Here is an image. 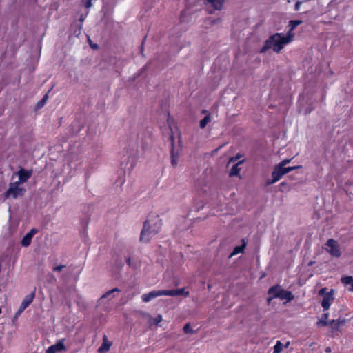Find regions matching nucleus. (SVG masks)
<instances>
[{
    "label": "nucleus",
    "mask_w": 353,
    "mask_h": 353,
    "mask_svg": "<svg viewBox=\"0 0 353 353\" xmlns=\"http://www.w3.org/2000/svg\"><path fill=\"white\" fill-rule=\"evenodd\" d=\"M293 37L294 34L290 32H288L287 35L283 33H275L270 36L265 41L260 52L265 53L272 48L274 52L279 53L286 44L292 41Z\"/></svg>",
    "instance_id": "obj_1"
},
{
    "label": "nucleus",
    "mask_w": 353,
    "mask_h": 353,
    "mask_svg": "<svg viewBox=\"0 0 353 353\" xmlns=\"http://www.w3.org/2000/svg\"><path fill=\"white\" fill-rule=\"evenodd\" d=\"M162 220L157 216L154 219L145 220L140 234V241L148 243L151 238L158 234L162 228Z\"/></svg>",
    "instance_id": "obj_2"
},
{
    "label": "nucleus",
    "mask_w": 353,
    "mask_h": 353,
    "mask_svg": "<svg viewBox=\"0 0 353 353\" xmlns=\"http://www.w3.org/2000/svg\"><path fill=\"white\" fill-rule=\"evenodd\" d=\"M300 168H301V166H299V165L287 167V168H281V167H279V165H276L274 168V170L272 172V179H268L266 181V184L271 185V184L275 183L279 180H280L284 174H285L292 170L299 169Z\"/></svg>",
    "instance_id": "obj_3"
},
{
    "label": "nucleus",
    "mask_w": 353,
    "mask_h": 353,
    "mask_svg": "<svg viewBox=\"0 0 353 353\" xmlns=\"http://www.w3.org/2000/svg\"><path fill=\"white\" fill-rule=\"evenodd\" d=\"M20 182H14L9 184V188L4 193V197L6 199L12 196L14 199H17L19 196H23L26 192V190L23 188L19 187Z\"/></svg>",
    "instance_id": "obj_4"
},
{
    "label": "nucleus",
    "mask_w": 353,
    "mask_h": 353,
    "mask_svg": "<svg viewBox=\"0 0 353 353\" xmlns=\"http://www.w3.org/2000/svg\"><path fill=\"white\" fill-rule=\"evenodd\" d=\"M326 245L329 248L327 252L334 257H340L341 252L339 245L336 241L333 239H330L327 241Z\"/></svg>",
    "instance_id": "obj_5"
},
{
    "label": "nucleus",
    "mask_w": 353,
    "mask_h": 353,
    "mask_svg": "<svg viewBox=\"0 0 353 353\" xmlns=\"http://www.w3.org/2000/svg\"><path fill=\"white\" fill-rule=\"evenodd\" d=\"M346 323L345 319L339 318L336 320H332L330 321L328 325L330 326V336L331 337H334L336 334V332H340V326L341 325H344Z\"/></svg>",
    "instance_id": "obj_6"
},
{
    "label": "nucleus",
    "mask_w": 353,
    "mask_h": 353,
    "mask_svg": "<svg viewBox=\"0 0 353 353\" xmlns=\"http://www.w3.org/2000/svg\"><path fill=\"white\" fill-rule=\"evenodd\" d=\"M160 296H166L165 290H152L149 293L143 294L141 296L142 301L144 303H148L152 299L157 298Z\"/></svg>",
    "instance_id": "obj_7"
},
{
    "label": "nucleus",
    "mask_w": 353,
    "mask_h": 353,
    "mask_svg": "<svg viewBox=\"0 0 353 353\" xmlns=\"http://www.w3.org/2000/svg\"><path fill=\"white\" fill-rule=\"evenodd\" d=\"M35 297V289L29 294L26 295L21 303L17 314L23 312L33 301Z\"/></svg>",
    "instance_id": "obj_8"
},
{
    "label": "nucleus",
    "mask_w": 353,
    "mask_h": 353,
    "mask_svg": "<svg viewBox=\"0 0 353 353\" xmlns=\"http://www.w3.org/2000/svg\"><path fill=\"white\" fill-rule=\"evenodd\" d=\"M65 339L58 340L57 342L48 347L46 350V353H57L65 350V346L64 345Z\"/></svg>",
    "instance_id": "obj_9"
},
{
    "label": "nucleus",
    "mask_w": 353,
    "mask_h": 353,
    "mask_svg": "<svg viewBox=\"0 0 353 353\" xmlns=\"http://www.w3.org/2000/svg\"><path fill=\"white\" fill-rule=\"evenodd\" d=\"M333 301V290H331L330 292H328L323 296V300L321 301V306L323 308L324 311L327 310L330 308Z\"/></svg>",
    "instance_id": "obj_10"
},
{
    "label": "nucleus",
    "mask_w": 353,
    "mask_h": 353,
    "mask_svg": "<svg viewBox=\"0 0 353 353\" xmlns=\"http://www.w3.org/2000/svg\"><path fill=\"white\" fill-rule=\"evenodd\" d=\"M38 232L36 228L31 229L22 239L21 244L23 247H28L32 242V237Z\"/></svg>",
    "instance_id": "obj_11"
},
{
    "label": "nucleus",
    "mask_w": 353,
    "mask_h": 353,
    "mask_svg": "<svg viewBox=\"0 0 353 353\" xmlns=\"http://www.w3.org/2000/svg\"><path fill=\"white\" fill-rule=\"evenodd\" d=\"M166 296H176L183 295L188 297L190 295V292L185 290V288H182L175 290H165Z\"/></svg>",
    "instance_id": "obj_12"
},
{
    "label": "nucleus",
    "mask_w": 353,
    "mask_h": 353,
    "mask_svg": "<svg viewBox=\"0 0 353 353\" xmlns=\"http://www.w3.org/2000/svg\"><path fill=\"white\" fill-rule=\"evenodd\" d=\"M170 139L171 140V150H170V157H171V164L175 168L178 164V154L174 152V140L173 134L170 136Z\"/></svg>",
    "instance_id": "obj_13"
},
{
    "label": "nucleus",
    "mask_w": 353,
    "mask_h": 353,
    "mask_svg": "<svg viewBox=\"0 0 353 353\" xmlns=\"http://www.w3.org/2000/svg\"><path fill=\"white\" fill-rule=\"evenodd\" d=\"M32 170H27L24 168H21L18 171V176H19V181L20 183H23L26 182L32 176Z\"/></svg>",
    "instance_id": "obj_14"
},
{
    "label": "nucleus",
    "mask_w": 353,
    "mask_h": 353,
    "mask_svg": "<svg viewBox=\"0 0 353 353\" xmlns=\"http://www.w3.org/2000/svg\"><path fill=\"white\" fill-rule=\"evenodd\" d=\"M281 288H282L279 285H276L270 288L268 291V294L269 295L268 301L270 302L271 300L274 299L279 298V296H277V294L280 293V290H281Z\"/></svg>",
    "instance_id": "obj_15"
},
{
    "label": "nucleus",
    "mask_w": 353,
    "mask_h": 353,
    "mask_svg": "<svg viewBox=\"0 0 353 353\" xmlns=\"http://www.w3.org/2000/svg\"><path fill=\"white\" fill-rule=\"evenodd\" d=\"M279 296V299L281 300H286V302H290L292 301L294 298V296L293 294L288 290H283L281 288V290H280V293L277 294Z\"/></svg>",
    "instance_id": "obj_16"
},
{
    "label": "nucleus",
    "mask_w": 353,
    "mask_h": 353,
    "mask_svg": "<svg viewBox=\"0 0 353 353\" xmlns=\"http://www.w3.org/2000/svg\"><path fill=\"white\" fill-rule=\"evenodd\" d=\"M112 345V342L109 341L105 335L103 336V343L99 349L100 353L108 352Z\"/></svg>",
    "instance_id": "obj_17"
},
{
    "label": "nucleus",
    "mask_w": 353,
    "mask_h": 353,
    "mask_svg": "<svg viewBox=\"0 0 353 353\" xmlns=\"http://www.w3.org/2000/svg\"><path fill=\"white\" fill-rule=\"evenodd\" d=\"M244 161L242 160V161H239L238 163H235L234 165H233V166L232 167L230 171V173H229V175L230 176H239V172H240V170H241V168H239V165L243 162Z\"/></svg>",
    "instance_id": "obj_18"
},
{
    "label": "nucleus",
    "mask_w": 353,
    "mask_h": 353,
    "mask_svg": "<svg viewBox=\"0 0 353 353\" xmlns=\"http://www.w3.org/2000/svg\"><path fill=\"white\" fill-rule=\"evenodd\" d=\"M341 283L345 285H351V288L349 289L350 291H353V277L352 276H344L341 277Z\"/></svg>",
    "instance_id": "obj_19"
},
{
    "label": "nucleus",
    "mask_w": 353,
    "mask_h": 353,
    "mask_svg": "<svg viewBox=\"0 0 353 353\" xmlns=\"http://www.w3.org/2000/svg\"><path fill=\"white\" fill-rule=\"evenodd\" d=\"M328 316H329V314L328 313H324L322 315L321 319L319 320L317 322V325L319 327H320V326H327L329 325V323H330V321H327Z\"/></svg>",
    "instance_id": "obj_20"
},
{
    "label": "nucleus",
    "mask_w": 353,
    "mask_h": 353,
    "mask_svg": "<svg viewBox=\"0 0 353 353\" xmlns=\"http://www.w3.org/2000/svg\"><path fill=\"white\" fill-rule=\"evenodd\" d=\"M216 10H221L225 0H207Z\"/></svg>",
    "instance_id": "obj_21"
},
{
    "label": "nucleus",
    "mask_w": 353,
    "mask_h": 353,
    "mask_svg": "<svg viewBox=\"0 0 353 353\" xmlns=\"http://www.w3.org/2000/svg\"><path fill=\"white\" fill-rule=\"evenodd\" d=\"M245 246L246 244L243 243L241 245L235 247L231 255L232 256L239 253H243L244 252Z\"/></svg>",
    "instance_id": "obj_22"
},
{
    "label": "nucleus",
    "mask_w": 353,
    "mask_h": 353,
    "mask_svg": "<svg viewBox=\"0 0 353 353\" xmlns=\"http://www.w3.org/2000/svg\"><path fill=\"white\" fill-rule=\"evenodd\" d=\"M303 23V21L301 20H291L290 21V30L288 32H290L296 28V27H297L299 25Z\"/></svg>",
    "instance_id": "obj_23"
},
{
    "label": "nucleus",
    "mask_w": 353,
    "mask_h": 353,
    "mask_svg": "<svg viewBox=\"0 0 353 353\" xmlns=\"http://www.w3.org/2000/svg\"><path fill=\"white\" fill-rule=\"evenodd\" d=\"M210 121V116L208 114L206 116H205L204 118L200 121V122H199L200 128H204L206 126V125L208 124V123H209Z\"/></svg>",
    "instance_id": "obj_24"
},
{
    "label": "nucleus",
    "mask_w": 353,
    "mask_h": 353,
    "mask_svg": "<svg viewBox=\"0 0 353 353\" xmlns=\"http://www.w3.org/2000/svg\"><path fill=\"white\" fill-rule=\"evenodd\" d=\"M283 345L280 341H277L274 347V353H281L283 350Z\"/></svg>",
    "instance_id": "obj_25"
},
{
    "label": "nucleus",
    "mask_w": 353,
    "mask_h": 353,
    "mask_svg": "<svg viewBox=\"0 0 353 353\" xmlns=\"http://www.w3.org/2000/svg\"><path fill=\"white\" fill-rule=\"evenodd\" d=\"M48 99V94L46 93L43 97V98L41 99V100H40L37 104V108H42L46 103L47 100Z\"/></svg>",
    "instance_id": "obj_26"
},
{
    "label": "nucleus",
    "mask_w": 353,
    "mask_h": 353,
    "mask_svg": "<svg viewBox=\"0 0 353 353\" xmlns=\"http://www.w3.org/2000/svg\"><path fill=\"white\" fill-rule=\"evenodd\" d=\"M121 290L117 288H113L112 290H109L108 292H106L102 296H101V299H105V298H108L110 297L114 292H120Z\"/></svg>",
    "instance_id": "obj_27"
},
{
    "label": "nucleus",
    "mask_w": 353,
    "mask_h": 353,
    "mask_svg": "<svg viewBox=\"0 0 353 353\" xmlns=\"http://www.w3.org/2000/svg\"><path fill=\"white\" fill-rule=\"evenodd\" d=\"M279 190L281 192L288 191L290 190V185L288 183L283 181L279 184Z\"/></svg>",
    "instance_id": "obj_28"
},
{
    "label": "nucleus",
    "mask_w": 353,
    "mask_h": 353,
    "mask_svg": "<svg viewBox=\"0 0 353 353\" xmlns=\"http://www.w3.org/2000/svg\"><path fill=\"white\" fill-rule=\"evenodd\" d=\"M183 332L185 334H193L194 332L192 329L190 324L189 323H186L183 327Z\"/></svg>",
    "instance_id": "obj_29"
},
{
    "label": "nucleus",
    "mask_w": 353,
    "mask_h": 353,
    "mask_svg": "<svg viewBox=\"0 0 353 353\" xmlns=\"http://www.w3.org/2000/svg\"><path fill=\"white\" fill-rule=\"evenodd\" d=\"M290 161V159H285L283 160L281 162H280L278 165L281 168H285L284 166L285 165H287L288 163H289Z\"/></svg>",
    "instance_id": "obj_30"
},
{
    "label": "nucleus",
    "mask_w": 353,
    "mask_h": 353,
    "mask_svg": "<svg viewBox=\"0 0 353 353\" xmlns=\"http://www.w3.org/2000/svg\"><path fill=\"white\" fill-rule=\"evenodd\" d=\"M92 0H83V5L86 8H89L92 6Z\"/></svg>",
    "instance_id": "obj_31"
},
{
    "label": "nucleus",
    "mask_w": 353,
    "mask_h": 353,
    "mask_svg": "<svg viewBox=\"0 0 353 353\" xmlns=\"http://www.w3.org/2000/svg\"><path fill=\"white\" fill-rule=\"evenodd\" d=\"M65 267V265H57L53 268L54 272H61L64 268Z\"/></svg>",
    "instance_id": "obj_32"
},
{
    "label": "nucleus",
    "mask_w": 353,
    "mask_h": 353,
    "mask_svg": "<svg viewBox=\"0 0 353 353\" xmlns=\"http://www.w3.org/2000/svg\"><path fill=\"white\" fill-rule=\"evenodd\" d=\"M326 290H327V288H321L319 291V295H322V296H324L327 292H326Z\"/></svg>",
    "instance_id": "obj_33"
},
{
    "label": "nucleus",
    "mask_w": 353,
    "mask_h": 353,
    "mask_svg": "<svg viewBox=\"0 0 353 353\" xmlns=\"http://www.w3.org/2000/svg\"><path fill=\"white\" fill-rule=\"evenodd\" d=\"M301 4V2H300V1H298L295 3L294 10L296 11H298L299 10Z\"/></svg>",
    "instance_id": "obj_34"
},
{
    "label": "nucleus",
    "mask_w": 353,
    "mask_h": 353,
    "mask_svg": "<svg viewBox=\"0 0 353 353\" xmlns=\"http://www.w3.org/2000/svg\"><path fill=\"white\" fill-rule=\"evenodd\" d=\"M239 158V155H237V156H236V157H232V158L230 159V161L235 162V161H236Z\"/></svg>",
    "instance_id": "obj_35"
},
{
    "label": "nucleus",
    "mask_w": 353,
    "mask_h": 353,
    "mask_svg": "<svg viewBox=\"0 0 353 353\" xmlns=\"http://www.w3.org/2000/svg\"><path fill=\"white\" fill-rule=\"evenodd\" d=\"M126 263H127V264H128L129 266H131V259H130V257H128V258L126 259Z\"/></svg>",
    "instance_id": "obj_36"
},
{
    "label": "nucleus",
    "mask_w": 353,
    "mask_h": 353,
    "mask_svg": "<svg viewBox=\"0 0 353 353\" xmlns=\"http://www.w3.org/2000/svg\"><path fill=\"white\" fill-rule=\"evenodd\" d=\"M161 319H162V317H161V316L159 315V316L157 317L156 321L157 323H159V322H160L161 321Z\"/></svg>",
    "instance_id": "obj_37"
},
{
    "label": "nucleus",
    "mask_w": 353,
    "mask_h": 353,
    "mask_svg": "<svg viewBox=\"0 0 353 353\" xmlns=\"http://www.w3.org/2000/svg\"><path fill=\"white\" fill-rule=\"evenodd\" d=\"M325 352L326 353H330L331 352V348L330 347H327L325 348Z\"/></svg>",
    "instance_id": "obj_38"
},
{
    "label": "nucleus",
    "mask_w": 353,
    "mask_h": 353,
    "mask_svg": "<svg viewBox=\"0 0 353 353\" xmlns=\"http://www.w3.org/2000/svg\"><path fill=\"white\" fill-rule=\"evenodd\" d=\"M134 165H135V163L133 162L130 166V170H132L134 168Z\"/></svg>",
    "instance_id": "obj_39"
},
{
    "label": "nucleus",
    "mask_w": 353,
    "mask_h": 353,
    "mask_svg": "<svg viewBox=\"0 0 353 353\" xmlns=\"http://www.w3.org/2000/svg\"><path fill=\"white\" fill-rule=\"evenodd\" d=\"M92 48H97L98 46L97 44H94L93 46H91Z\"/></svg>",
    "instance_id": "obj_40"
},
{
    "label": "nucleus",
    "mask_w": 353,
    "mask_h": 353,
    "mask_svg": "<svg viewBox=\"0 0 353 353\" xmlns=\"http://www.w3.org/2000/svg\"><path fill=\"white\" fill-rule=\"evenodd\" d=\"M289 344H290V343H289V342H288V343L285 344V348H287V347H288Z\"/></svg>",
    "instance_id": "obj_41"
},
{
    "label": "nucleus",
    "mask_w": 353,
    "mask_h": 353,
    "mask_svg": "<svg viewBox=\"0 0 353 353\" xmlns=\"http://www.w3.org/2000/svg\"><path fill=\"white\" fill-rule=\"evenodd\" d=\"M145 39H146V36L144 37V39H143V41H142V44H141L142 46L143 45V42H144V41H145Z\"/></svg>",
    "instance_id": "obj_42"
},
{
    "label": "nucleus",
    "mask_w": 353,
    "mask_h": 353,
    "mask_svg": "<svg viewBox=\"0 0 353 353\" xmlns=\"http://www.w3.org/2000/svg\"><path fill=\"white\" fill-rule=\"evenodd\" d=\"M0 313H1V309L0 308Z\"/></svg>",
    "instance_id": "obj_43"
}]
</instances>
